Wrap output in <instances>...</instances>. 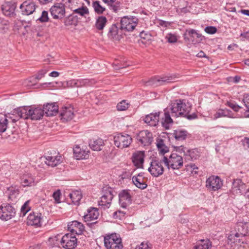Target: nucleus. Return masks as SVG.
I'll use <instances>...</instances> for the list:
<instances>
[{
  "instance_id": "31",
  "label": "nucleus",
  "mask_w": 249,
  "mask_h": 249,
  "mask_svg": "<svg viewBox=\"0 0 249 249\" xmlns=\"http://www.w3.org/2000/svg\"><path fill=\"white\" fill-rule=\"evenodd\" d=\"M221 117L234 118V114L229 109H219L212 116L213 120H216Z\"/></svg>"
},
{
  "instance_id": "25",
  "label": "nucleus",
  "mask_w": 249,
  "mask_h": 249,
  "mask_svg": "<svg viewBox=\"0 0 249 249\" xmlns=\"http://www.w3.org/2000/svg\"><path fill=\"white\" fill-rule=\"evenodd\" d=\"M68 229L72 233L81 234L84 231V226L81 223L73 221L68 224Z\"/></svg>"
},
{
  "instance_id": "62",
  "label": "nucleus",
  "mask_w": 249,
  "mask_h": 249,
  "mask_svg": "<svg viewBox=\"0 0 249 249\" xmlns=\"http://www.w3.org/2000/svg\"><path fill=\"white\" fill-rule=\"evenodd\" d=\"M241 142L245 149H249V138L245 137L241 140Z\"/></svg>"
},
{
  "instance_id": "38",
  "label": "nucleus",
  "mask_w": 249,
  "mask_h": 249,
  "mask_svg": "<svg viewBox=\"0 0 249 249\" xmlns=\"http://www.w3.org/2000/svg\"><path fill=\"white\" fill-rule=\"evenodd\" d=\"M104 141L102 139L98 138L93 141H90L89 145L94 151H100L104 146Z\"/></svg>"
},
{
  "instance_id": "20",
  "label": "nucleus",
  "mask_w": 249,
  "mask_h": 249,
  "mask_svg": "<svg viewBox=\"0 0 249 249\" xmlns=\"http://www.w3.org/2000/svg\"><path fill=\"white\" fill-rule=\"evenodd\" d=\"M247 186L240 179L234 180L232 183V187L231 191L233 194H244L247 190Z\"/></svg>"
},
{
  "instance_id": "12",
  "label": "nucleus",
  "mask_w": 249,
  "mask_h": 249,
  "mask_svg": "<svg viewBox=\"0 0 249 249\" xmlns=\"http://www.w3.org/2000/svg\"><path fill=\"white\" fill-rule=\"evenodd\" d=\"M223 183L218 176H212L208 178L206 181V187L210 191H215L219 189Z\"/></svg>"
},
{
  "instance_id": "27",
  "label": "nucleus",
  "mask_w": 249,
  "mask_h": 249,
  "mask_svg": "<svg viewBox=\"0 0 249 249\" xmlns=\"http://www.w3.org/2000/svg\"><path fill=\"white\" fill-rule=\"evenodd\" d=\"M236 230L241 237L249 235V222H238Z\"/></svg>"
},
{
  "instance_id": "23",
  "label": "nucleus",
  "mask_w": 249,
  "mask_h": 249,
  "mask_svg": "<svg viewBox=\"0 0 249 249\" xmlns=\"http://www.w3.org/2000/svg\"><path fill=\"white\" fill-rule=\"evenodd\" d=\"M60 115L63 122L71 120L74 116L73 108L70 106L63 107L60 111Z\"/></svg>"
},
{
  "instance_id": "4",
  "label": "nucleus",
  "mask_w": 249,
  "mask_h": 249,
  "mask_svg": "<svg viewBox=\"0 0 249 249\" xmlns=\"http://www.w3.org/2000/svg\"><path fill=\"white\" fill-rule=\"evenodd\" d=\"M178 78V77L176 74H171L162 77H155L147 81L145 84L146 86L157 87L175 82Z\"/></svg>"
},
{
  "instance_id": "18",
  "label": "nucleus",
  "mask_w": 249,
  "mask_h": 249,
  "mask_svg": "<svg viewBox=\"0 0 249 249\" xmlns=\"http://www.w3.org/2000/svg\"><path fill=\"white\" fill-rule=\"evenodd\" d=\"M137 140L143 145H148L153 141L152 134L148 130L141 131L137 135Z\"/></svg>"
},
{
  "instance_id": "48",
  "label": "nucleus",
  "mask_w": 249,
  "mask_h": 249,
  "mask_svg": "<svg viewBox=\"0 0 249 249\" xmlns=\"http://www.w3.org/2000/svg\"><path fill=\"white\" fill-rule=\"evenodd\" d=\"M29 203L30 201L28 200L22 206L20 211V215H22V216H25L26 213L30 210L31 207L29 206Z\"/></svg>"
},
{
  "instance_id": "11",
  "label": "nucleus",
  "mask_w": 249,
  "mask_h": 249,
  "mask_svg": "<svg viewBox=\"0 0 249 249\" xmlns=\"http://www.w3.org/2000/svg\"><path fill=\"white\" fill-rule=\"evenodd\" d=\"M138 19L136 17H124L121 20V28L127 31H132L137 26Z\"/></svg>"
},
{
  "instance_id": "49",
  "label": "nucleus",
  "mask_w": 249,
  "mask_h": 249,
  "mask_svg": "<svg viewBox=\"0 0 249 249\" xmlns=\"http://www.w3.org/2000/svg\"><path fill=\"white\" fill-rule=\"evenodd\" d=\"M121 4L120 1H115L109 5V9L112 10L113 12L116 13L121 9Z\"/></svg>"
},
{
  "instance_id": "16",
  "label": "nucleus",
  "mask_w": 249,
  "mask_h": 249,
  "mask_svg": "<svg viewBox=\"0 0 249 249\" xmlns=\"http://www.w3.org/2000/svg\"><path fill=\"white\" fill-rule=\"evenodd\" d=\"M36 7L34 1L26 0L20 5L19 8L23 15L28 16L32 14L35 11Z\"/></svg>"
},
{
  "instance_id": "55",
  "label": "nucleus",
  "mask_w": 249,
  "mask_h": 249,
  "mask_svg": "<svg viewBox=\"0 0 249 249\" xmlns=\"http://www.w3.org/2000/svg\"><path fill=\"white\" fill-rule=\"evenodd\" d=\"M47 73V71L45 70H42L40 71L36 76L31 77V80H36L37 79L38 80L41 79L44 76L45 74Z\"/></svg>"
},
{
  "instance_id": "45",
  "label": "nucleus",
  "mask_w": 249,
  "mask_h": 249,
  "mask_svg": "<svg viewBox=\"0 0 249 249\" xmlns=\"http://www.w3.org/2000/svg\"><path fill=\"white\" fill-rule=\"evenodd\" d=\"M74 13L77 14L80 16L86 17L87 15H89V9L86 6H82L77 9H73Z\"/></svg>"
},
{
  "instance_id": "52",
  "label": "nucleus",
  "mask_w": 249,
  "mask_h": 249,
  "mask_svg": "<svg viewBox=\"0 0 249 249\" xmlns=\"http://www.w3.org/2000/svg\"><path fill=\"white\" fill-rule=\"evenodd\" d=\"M165 38L168 40L169 43H175L178 40V37L175 34L169 33L167 34Z\"/></svg>"
},
{
  "instance_id": "3",
  "label": "nucleus",
  "mask_w": 249,
  "mask_h": 249,
  "mask_svg": "<svg viewBox=\"0 0 249 249\" xmlns=\"http://www.w3.org/2000/svg\"><path fill=\"white\" fill-rule=\"evenodd\" d=\"M162 161L169 170L179 169L183 166V159L176 153H172L169 157L163 156Z\"/></svg>"
},
{
  "instance_id": "53",
  "label": "nucleus",
  "mask_w": 249,
  "mask_h": 249,
  "mask_svg": "<svg viewBox=\"0 0 249 249\" xmlns=\"http://www.w3.org/2000/svg\"><path fill=\"white\" fill-rule=\"evenodd\" d=\"M125 213L124 211L118 210L113 213V216L115 219H121L124 217Z\"/></svg>"
},
{
  "instance_id": "32",
  "label": "nucleus",
  "mask_w": 249,
  "mask_h": 249,
  "mask_svg": "<svg viewBox=\"0 0 249 249\" xmlns=\"http://www.w3.org/2000/svg\"><path fill=\"white\" fill-rule=\"evenodd\" d=\"M89 151L81 149L79 146H76L73 148V154L77 160L86 159L89 158Z\"/></svg>"
},
{
  "instance_id": "40",
  "label": "nucleus",
  "mask_w": 249,
  "mask_h": 249,
  "mask_svg": "<svg viewBox=\"0 0 249 249\" xmlns=\"http://www.w3.org/2000/svg\"><path fill=\"white\" fill-rule=\"evenodd\" d=\"M188 132L186 130L178 129L175 130L174 135L175 139L178 141H182L186 138Z\"/></svg>"
},
{
  "instance_id": "21",
  "label": "nucleus",
  "mask_w": 249,
  "mask_h": 249,
  "mask_svg": "<svg viewBox=\"0 0 249 249\" xmlns=\"http://www.w3.org/2000/svg\"><path fill=\"white\" fill-rule=\"evenodd\" d=\"M144 157V151H137L135 152L132 156V162L134 165L137 168H142Z\"/></svg>"
},
{
  "instance_id": "43",
  "label": "nucleus",
  "mask_w": 249,
  "mask_h": 249,
  "mask_svg": "<svg viewBox=\"0 0 249 249\" xmlns=\"http://www.w3.org/2000/svg\"><path fill=\"white\" fill-rule=\"evenodd\" d=\"M94 83L92 79H77V88L81 87L84 86H90Z\"/></svg>"
},
{
  "instance_id": "41",
  "label": "nucleus",
  "mask_w": 249,
  "mask_h": 249,
  "mask_svg": "<svg viewBox=\"0 0 249 249\" xmlns=\"http://www.w3.org/2000/svg\"><path fill=\"white\" fill-rule=\"evenodd\" d=\"M241 237L238 234V232L236 230V232H233L231 233L228 236V240L231 243H240L241 241Z\"/></svg>"
},
{
  "instance_id": "39",
  "label": "nucleus",
  "mask_w": 249,
  "mask_h": 249,
  "mask_svg": "<svg viewBox=\"0 0 249 249\" xmlns=\"http://www.w3.org/2000/svg\"><path fill=\"white\" fill-rule=\"evenodd\" d=\"M159 153L164 155L169 151V148L165 145L164 141L162 139H159L157 141L156 143Z\"/></svg>"
},
{
  "instance_id": "22",
  "label": "nucleus",
  "mask_w": 249,
  "mask_h": 249,
  "mask_svg": "<svg viewBox=\"0 0 249 249\" xmlns=\"http://www.w3.org/2000/svg\"><path fill=\"white\" fill-rule=\"evenodd\" d=\"M42 220V214L38 213H30L27 217V223L28 225L40 226Z\"/></svg>"
},
{
  "instance_id": "30",
  "label": "nucleus",
  "mask_w": 249,
  "mask_h": 249,
  "mask_svg": "<svg viewBox=\"0 0 249 249\" xmlns=\"http://www.w3.org/2000/svg\"><path fill=\"white\" fill-rule=\"evenodd\" d=\"M42 111L47 116H53L58 112V107L53 103H48L44 106Z\"/></svg>"
},
{
  "instance_id": "33",
  "label": "nucleus",
  "mask_w": 249,
  "mask_h": 249,
  "mask_svg": "<svg viewBox=\"0 0 249 249\" xmlns=\"http://www.w3.org/2000/svg\"><path fill=\"white\" fill-rule=\"evenodd\" d=\"M107 22V18L103 16L98 17L96 18L94 27L98 31H102Z\"/></svg>"
},
{
  "instance_id": "17",
  "label": "nucleus",
  "mask_w": 249,
  "mask_h": 249,
  "mask_svg": "<svg viewBox=\"0 0 249 249\" xmlns=\"http://www.w3.org/2000/svg\"><path fill=\"white\" fill-rule=\"evenodd\" d=\"M113 197V195L110 190L106 191L98 202L99 206L104 209L109 208L111 205Z\"/></svg>"
},
{
  "instance_id": "29",
  "label": "nucleus",
  "mask_w": 249,
  "mask_h": 249,
  "mask_svg": "<svg viewBox=\"0 0 249 249\" xmlns=\"http://www.w3.org/2000/svg\"><path fill=\"white\" fill-rule=\"evenodd\" d=\"M160 113H150L143 119L144 122L151 126H155L159 122Z\"/></svg>"
},
{
  "instance_id": "26",
  "label": "nucleus",
  "mask_w": 249,
  "mask_h": 249,
  "mask_svg": "<svg viewBox=\"0 0 249 249\" xmlns=\"http://www.w3.org/2000/svg\"><path fill=\"white\" fill-rule=\"evenodd\" d=\"M146 180V178L143 177V173H140L132 178V181L134 185L141 189H144L147 187Z\"/></svg>"
},
{
  "instance_id": "61",
  "label": "nucleus",
  "mask_w": 249,
  "mask_h": 249,
  "mask_svg": "<svg viewBox=\"0 0 249 249\" xmlns=\"http://www.w3.org/2000/svg\"><path fill=\"white\" fill-rule=\"evenodd\" d=\"M243 101L245 104V106L248 109V111H249V94H245L244 95Z\"/></svg>"
},
{
  "instance_id": "42",
  "label": "nucleus",
  "mask_w": 249,
  "mask_h": 249,
  "mask_svg": "<svg viewBox=\"0 0 249 249\" xmlns=\"http://www.w3.org/2000/svg\"><path fill=\"white\" fill-rule=\"evenodd\" d=\"M92 6L94 11L98 14H102L105 11L106 8L103 7L99 1L96 0L92 2Z\"/></svg>"
},
{
  "instance_id": "28",
  "label": "nucleus",
  "mask_w": 249,
  "mask_h": 249,
  "mask_svg": "<svg viewBox=\"0 0 249 249\" xmlns=\"http://www.w3.org/2000/svg\"><path fill=\"white\" fill-rule=\"evenodd\" d=\"M16 8V3L13 2H6L1 6L3 14L6 16H11L14 14Z\"/></svg>"
},
{
  "instance_id": "51",
  "label": "nucleus",
  "mask_w": 249,
  "mask_h": 249,
  "mask_svg": "<svg viewBox=\"0 0 249 249\" xmlns=\"http://www.w3.org/2000/svg\"><path fill=\"white\" fill-rule=\"evenodd\" d=\"M48 13L46 11H43L42 12L41 16L36 19L37 21L41 23L46 22L49 21Z\"/></svg>"
},
{
  "instance_id": "47",
  "label": "nucleus",
  "mask_w": 249,
  "mask_h": 249,
  "mask_svg": "<svg viewBox=\"0 0 249 249\" xmlns=\"http://www.w3.org/2000/svg\"><path fill=\"white\" fill-rule=\"evenodd\" d=\"M118 32V27L115 24H113L109 28V30L108 33V36L112 38H114L116 37Z\"/></svg>"
},
{
  "instance_id": "37",
  "label": "nucleus",
  "mask_w": 249,
  "mask_h": 249,
  "mask_svg": "<svg viewBox=\"0 0 249 249\" xmlns=\"http://www.w3.org/2000/svg\"><path fill=\"white\" fill-rule=\"evenodd\" d=\"M212 242L209 239H202L198 241L195 249H211Z\"/></svg>"
},
{
  "instance_id": "35",
  "label": "nucleus",
  "mask_w": 249,
  "mask_h": 249,
  "mask_svg": "<svg viewBox=\"0 0 249 249\" xmlns=\"http://www.w3.org/2000/svg\"><path fill=\"white\" fill-rule=\"evenodd\" d=\"M69 196L71 200V202L73 204L78 205L80 203V201L82 198V195L81 191L75 190L70 193Z\"/></svg>"
},
{
  "instance_id": "24",
  "label": "nucleus",
  "mask_w": 249,
  "mask_h": 249,
  "mask_svg": "<svg viewBox=\"0 0 249 249\" xmlns=\"http://www.w3.org/2000/svg\"><path fill=\"white\" fill-rule=\"evenodd\" d=\"M170 110L168 109L167 107L164 110L163 116L161 117L160 122L163 127L166 129H168L170 126L173 124V121L171 118Z\"/></svg>"
},
{
  "instance_id": "54",
  "label": "nucleus",
  "mask_w": 249,
  "mask_h": 249,
  "mask_svg": "<svg viewBox=\"0 0 249 249\" xmlns=\"http://www.w3.org/2000/svg\"><path fill=\"white\" fill-rule=\"evenodd\" d=\"M225 105L232 108L235 111H238L241 108V107L232 101H227Z\"/></svg>"
},
{
  "instance_id": "14",
  "label": "nucleus",
  "mask_w": 249,
  "mask_h": 249,
  "mask_svg": "<svg viewBox=\"0 0 249 249\" xmlns=\"http://www.w3.org/2000/svg\"><path fill=\"white\" fill-rule=\"evenodd\" d=\"M99 215L98 210L95 208H90L88 210V213L83 218L85 222H88L87 225L92 226L97 223V221L91 222L96 220Z\"/></svg>"
},
{
  "instance_id": "13",
  "label": "nucleus",
  "mask_w": 249,
  "mask_h": 249,
  "mask_svg": "<svg viewBox=\"0 0 249 249\" xmlns=\"http://www.w3.org/2000/svg\"><path fill=\"white\" fill-rule=\"evenodd\" d=\"M15 209L9 204L0 206V218L3 220L7 221L11 219L15 216Z\"/></svg>"
},
{
  "instance_id": "7",
  "label": "nucleus",
  "mask_w": 249,
  "mask_h": 249,
  "mask_svg": "<svg viewBox=\"0 0 249 249\" xmlns=\"http://www.w3.org/2000/svg\"><path fill=\"white\" fill-rule=\"evenodd\" d=\"M55 154V153L53 154L50 153L48 155L41 157L40 160L48 166L51 167L56 166L63 161V159L59 154Z\"/></svg>"
},
{
  "instance_id": "19",
  "label": "nucleus",
  "mask_w": 249,
  "mask_h": 249,
  "mask_svg": "<svg viewBox=\"0 0 249 249\" xmlns=\"http://www.w3.org/2000/svg\"><path fill=\"white\" fill-rule=\"evenodd\" d=\"M119 203L121 207L126 208L131 203V196L128 191H122L119 195Z\"/></svg>"
},
{
  "instance_id": "60",
  "label": "nucleus",
  "mask_w": 249,
  "mask_h": 249,
  "mask_svg": "<svg viewBox=\"0 0 249 249\" xmlns=\"http://www.w3.org/2000/svg\"><path fill=\"white\" fill-rule=\"evenodd\" d=\"M31 77L25 81V84H26L27 86H32L36 85L38 80L37 79H36L35 80H31Z\"/></svg>"
},
{
  "instance_id": "8",
  "label": "nucleus",
  "mask_w": 249,
  "mask_h": 249,
  "mask_svg": "<svg viewBox=\"0 0 249 249\" xmlns=\"http://www.w3.org/2000/svg\"><path fill=\"white\" fill-rule=\"evenodd\" d=\"M60 245L65 249H74L77 245V238L71 233L65 234L61 238Z\"/></svg>"
},
{
  "instance_id": "15",
  "label": "nucleus",
  "mask_w": 249,
  "mask_h": 249,
  "mask_svg": "<svg viewBox=\"0 0 249 249\" xmlns=\"http://www.w3.org/2000/svg\"><path fill=\"white\" fill-rule=\"evenodd\" d=\"M50 12L53 18H62L65 14L64 4L62 3H55L50 8Z\"/></svg>"
},
{
  "instance_id": "5",
  "label": "nucleus",
  "mask_w": 249,
  "mask_h": 249,
  "mask_svg": "<svg viewBox=\"0 0 249 249\" xmlns=\"http://www.w3.org/2000/svg\"><path fill=\"white\" fill-rule=\"evenodd\" d=\"M104 244L107 249H121L123 248L121 238L116 233L105 236Z\"/></svg>"
},
{
  "instance_id": "10",
  "label": "nucleus",
  "mask_w": 249,
  "mask_h": 249,
  "mask_svg": "<svg viewBox=\"0 0 249 249\" xmlns=\"http://www.w3.org/2000/svg\"><path fill=\"white\" fill-rule=\"evenodd\" d=\"M184 38L185 41L189 43L196 44L204 39V36L196 30L191 29L186 31Z\"/></svg>"
},
{
  "instance_id": "2",
  "label": "nucleus",
  "mask_w": 249,
  "mask_h": 249,
  "mask_svg": "<svg viewBox=\"0 0 249 249\" xmlns=\"http://www.w3.org/2000/svg\"><path fill=\"white\" fill-rule=\"evenodd\" d=\"M14 114L17 115L16 118H17L16 119L10 118L14 123L17 122L19 118L30 119L32 120H40L44 115L43 111L41 107L33 106L19 107L14 111Z\"/></svg>"
},
{
  "instance_id": "63",
  "label": "nucleus",
  "mask_w": 249,
  "mask_h": 249,
  "mask_svg": "<svg viewBox=\"0 0 249 249\" xmlns=\"http://www.w3.org/2000/svg\"><path fill=\"white\" fill-rule=\"evenodd\" d=\"M135 249H150L147 243H142L139 246L136 247Z\"/></svg>"
},
{
  "instance_id": "36",
  "label": "nucleus",
  "mask_w": 249,
  "mask_h": 249,
  "mask_svg": "<svg viewBox=\"0 0 249 249\" xmlns=\"http://www.w3.org/2000/svg\"><path fill=\"white\" fill-rule=\"evenodd\" d=\"M21 183L24 187L34 185L35 178L31 174H25L21 178Z\"/></svg>"
},
{
  "instance_id": "1",
  "label": "nucleus",
  "mask_w": 249,
  "mask_h": 249,
  "mask_svg": "<svg viewBox=\"0 0 249 249\" xmlns=\"http://www.w3.org/2000/svg\"><path fill=\"white\" fill-rule=\"evenodd\" d=\"M170 110L172 117H185L191 120L196 117L195 113L189 115L192 106L189 103L184 100H177L173 102L168 107Z\"/></svg>"
},
{
  "instance_id": "56",
  "label": "nucleus",
  "mask_w": 249,
  "mask_h": 249,
  "mask_svg": "<svg viewBox=\"0 0 249 249\" xmlns=\"http://www.w3.org/2000/svg\"><path fill=\"white\" fill-rule=\"evenodd\" d=\"M61 193L60 190H57L53 193V196L54 198L55 202L57 203H60V196Z\"/></svg>"
},
{
  "instance_id": "57",
  "label": "nucleus",
  "mask_w": 249,
  "mask_h": 249,
  "mask_svg": "<svg viewBox=\"0 0 249 249\" xmlns=\"http://www.w3.org/2000/svg\"><path fill=\"white\" fill-rule=\"evenodd\" d=\"M8 190L10 191L9 197L11 198L16 197L19 194V191L13 187L9 188Z\"/></svg>"
},
{
  "instance_id": "34",
  "label": "nucleus",
  "mask_w": 249,
  "mask_h": 249,
  "mask_svg": "<svg viewBox=\"0 0 249 249\" xmlns=\"http://www.w3.org/2000/svg\"><path fill=\"white\" fill-rule=\"evenodd\" d=\"M175 148L177 152L180 154L183 153L184 156H189L192 160L196 158V157L194 155L195 151L193 150L189 149L182 145L176 146Z\"/></svg>"
},
{
  "instance_id": "46",
  "label": "nucleus",
  "mask_w": 249,
  "mask_h": 249,
  "mask_svg": "<svg viewBox=\"0 0 249 249\" xmlns=\"http://www.w3.org/2000/svg\"><path fill=\"white\" fill-rule=\"evenodd\" d=\"M8 120L7 116L0 118V133L5 132L7 128Z\"/></svg>"
},
{
  "instance_id": "6",
  "label": "nucleus",
  "mask_w": 249,
  "mask_h": 249,
  "mask_svg": "<svg viewBox=\"0 0 249 249\" xmlns=\"http://www.w3.org/2000/svg\"><path fill=\"white\" fill-rule=\"evenodd\" d=\"M162 163V158L161 160L155 158L151 160L148 170L152 176L158 177L163 174L164 168Z\"/></svg>"
},
{
  "instance_id": "9",
  "label": "nucleus",
  "mask_w": 249,
  "mask_h": 249,
  "mask_svg": "<svg viewBox=\"0 0 249 249\" xmlns=\"http://www.w3.org/2000/svg\"><path fill=\"white\" fill-rule=\"evenodd\" d=\"M113 140L114 145L122 149L128 147L132 140L128 134H118L114 137Z\"/></svg>"
},
{
  "instance_id": "50",
  "label": "nucleus",
  "mask_w": 249,
  "mask_h": 249,
  "mask_svg": "<svg viewBox=\"0 0 249 249\" xmlns=\"http://www.w3.org/2000/svg\"><path fill=\"white\" fill-rule=\"evenodd\" d=\"M129 107V104L126 102V101L123 100L118 103L117 105V108L118 110L124 111L127 109Z\"/></svg>"
},
{
  "instance_id": "58",
  "label": "nucleus",
  "mask_w": 249,
  "mask_h": 249,
  "mask_svg": "<svg viewBox=\"0 0 249 249\" xmlns=\"http://www.w3.org/2000/svg\"><path fill=\"white\" fill-rule=\"evenodd\" d=\"M66 86L69 88L77 87V79H71L67 81Z\"/></svg>"
},
{
  "instance_id": "59",
  "label": "nucleus",
  "mask_w": 249,
  "mask_h": 249,
  "mask_svg": "<svg viewBox=\"0 0 249 249\" xmlns=\"http://www.w3.org/2000/svg\"><path fill=\"white\" fill-rule=\"evenodd\" d=\"M205 31L209 34H213L217 31V29L213 26H208L205 28Z\"/></svg>"
},
{
  "instance_id": "64",
  "label": "nucleus",
  "mask_w": 249,
  "mask_h": 249,
  "mask_svg": "<svg viewBox=\"0 0 249 249\" xmlns=\"http://www.w3.org/2000/svg\"><path fill=\"white\" fill-rule=\"evenodd\" d=\"M241 36L243 37V41H244L245 39H248L249 40V33L246 32L241 34Z\"/></svg>"
},
{
  "instance_id": "44",
  "label": "nucleus",
  "mask_w": 249,
  "mask_h": 249,
  "mask_svg": "<svg viewBox=\"0 0 249 249\" xmlns=\"http://www.w3.org/2000/svg\"><path fill=\"white\" fill-rule=\"evenodd\" d=\"M9 23L8 20L0 18V33H6L9 29Z\"/></svg>"
}]
</instances>
